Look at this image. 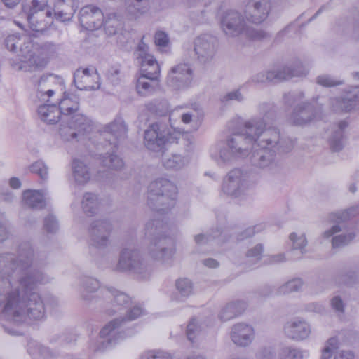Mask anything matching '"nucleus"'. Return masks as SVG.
<instances>
[{"instance_id":"nucleus-33","label":"nucleus","mask_w":359,"mask_h":359,"mask_svg":"<svg viewBox=\"0 0 359 359\" xmlns=\"http://www.w3.org/2000/svg\"><path fill=\"white\" fill-rule=\"evenodd\" d=\"M354 238L352 234L338 236L332 238V246L333 248H337L344 245L347 244Z\"/></svg>"},{"instance_id":"nucleus-8","label":"nucleus","mask_w":359,"mask_h":359,"mask_svg":"<svg viewBox=\"0 0 359 359\" xmlns=\"http://www.w3.org/2000/svg\"><path fill=\"white\" fill-rule=\"evenodd\" d=\"M270 8L269 0H250L245 6V17L252 23H261L267 18Z\"/></svg>"},{"instance_id":"nucleus-53","label":"nucleus","mask_w":359,"mask_h":359,"mask_svg":"<svg viewBox=\"0 0 359 359\" xmlns=\"http://www.w3.org/2000/svg\"><path fill=\"white\" fill-rule=\"evenodd\" d=\"M198 11L200 12V14L201 16V17L197 16L196 18V20L199 21L205 17V11L203 9H198Z\"/></svg>"},{"instance_id":"nucleus-9","label":"nucleus","mask_w":359,"mask_h":359,"mask_svg":"<svg viewBox=\"0 0 359 359\" xmlns=\"http://www.w3.org/2000/svg\"><path fill=\"white\" fill-rule=\"evenodd\" d=\"M160 74V69H156L151 75L143 73L138 76L136 82V90L140 96L151 95L158 86V78Z\"/></svg>"},{"instance_id":"nucleus-25","label":"nucleus","mask_w":359,"mask_h":359,"mask_svg":"<svg viewBox=\"0 0 359 359\" xmlns=\"http://www.w3.org/2000/svg\"><path fill=\"white\" fill-rule=\"evenodd\" d=\"M108 133L112 134L115 138H118L121 135H125L127 132V128L123 122L114 121L106 127Z\"/></svg>"},{"instance_id":"nucleus-51","label":"nucleus","mask_w":359,"mask_h":359,"mask_svg":"<svg viewBox=\"0 0 359 359\" xmlns=\"http://www.w3.org/2000/svg\"><path fill=\"white\" fill-rule=\"evenodd\" d=\"M182 120L184 123H189L191 121V116L189 114H184L182 116Z\"/></svg>"},{"instance_id":"nucleus-24","label":"nucleus","mask_w":359,"mask_h":359,"mask_svg":"<svg viewBox=\"0 0 359 359\" xmlns=\"http://www.w3.org/2000/svg\"><path fill=\"white\" fill-rule=\"evenodd\" d=\"M102 163L104 166H107L112 170H118L123 166L122 159L114 154H109L104 156Z\"/></svg>"},{"instance_id":"nucleus-64","label":"nucleus","mask_w":359,"mask_h":359,"mask_svg":"<svg viewBox=\"0 0 359 359\" xmlns=\"http://www.w3.org/2000/svg\"><path fill=\"white\" fill-rule=\"evenodd\" d=\"M266 145H267V146H268V145H270V144H271V140H268V139H267V140H266Z\"/></svg>"},{"instance_id":"nucleus-13","label":"nucleus","mask_w":359,"mask_h":359,"mask_svg":"<svg viewBox=\"0 0 359 359\" xmlns=\"http://www.w3.org/2000/svg\"><path fill=\"white\" fill-rule=\"evenodd\" d=\"M151 1L152 0H126V9L133 18H137L149 11Z\"/></svg>"},{"instance_id":"nucleus-31","label":"nucleus","mask_w":359,"mask_h":359,"mask_svg":"<svg viewBox=\"0 0 359 359\" xmlns=\"http://www.w3.org/2000/svg\"><path fill=\"white\" fill-rule=\"evenodd\" d=\"M32 172L36 173L42 179L45 178L48 174V170L44 163L41 161H37L30 166Z\"/></svg>"},{"instance_id":"nucleus-45","label":"nucleus","mask_w":359,"mask_h":359,"mask_svg":"<svg viewBox=\"0 0 359 359\" xmlns=\"http://www.w3.org/2000/svg\"><path fill=\"white\" fill-rule=\"evenodd\" d=\"M241 93L238 92V90H236L234 92H231L229 94H227L224 97L225 100H239L241 98Z\"/></svg>"},{"instance_id":"nucleus-27","label":"nucleus","mask_w":359,"mask_h":359,"mask_svg":"<svg viewBox=\"0 0 359 359\" xmlns=\"http://www.w3.org/2000/svg\"><path fill=\"white\" fill-rule=\"evenodd\" d=\"M339 342L337 338L332 337L327 341L325 347L322 351L321 359H330L332 353L338 348Z\"/></svg>"},{"instance_id":"nucleus-50","label":"nucleus","mask_w":359,"mask_h":359,"mask_svg":"<svg viewBox=\"0 0 359 359\" xmlns=\"http://www.w3.org/2000/svg\"><path fill=\"white\" fill-rule=\"evenodd\" d=\"M339 231H340L339 227L337 226H334L332 228V229L330 231H326L325 233V236L328 238V237L332 236L334 233L339 232Z\"/></svg>"},{"instance_id":"nucleus-28","label":"nucleus","mask_w":359,"mask_h":359,"mask_svg":"<svg viewBox=\"0 0 359 359\" xmlns=\"http://www.w3.org/2000/svg\"><path fill=\"white\" fill-rule=\"evenodd\" d=\"M135 60L137 64L141 66H159L154 57L149 53H137Z\"/></svg>"},{"instance_id":"nucleus-59","label":"nucleus","mask_w":359,"mask_h":359,"mask_svg":"<svg viewBox=\"0 0 359 359\" xmlns=\"http://www.w3.org/2000/svg\"><path fill=\"white\" fill-rule=\"evenodd\" d=\"M346 126H347V123H346V122H345V121H344V122H341V123H340L339 127H340V128H341V129H342V128H345Z\"/></svg>"},{"instance_id":"nucleus-48","label":"nucleus","mask_w":359,"mask_h":359,"mask_svg":"<svg viewBox=\"0 0 359 359\" xmlns=\"http://www.w3.org/2000/svg\"><path fill=\"white\" fill-rule=\"evenodd\" d=\"M8 236L6 229L0 224V242L4 241Z\"/></svg>"},{"instance_id":"nucleus-40","label":"nucleus","mask_w":359,"mask_h":359,"mask_svg":"<svg viewBox=\"0 0 359 359\" xmlns=\"http://www.w3.org/2000/svg\"><path fill=\"white\" fill-rule=\"evenodd\" d=\"M332 306L338 311H344V303L341 298L335 297L332 299Z\"/></svg>"},{"instance_id":"nucleus-56","label":"nucleus","mask_w":359,"mask_h":359,"mask_svg":"<svg viewBox=\"0 0 359 359\" xmlns=\"http://www.w3.org/2000/svg\"><path fill=\"white\" fill-rule=\"evenodd\" d=\"M163 186H166L169 188H174V185L170 181L165 180L163 181Z\"/></svg>"},{"instance_id":"nucleus-11","label":"nucleus","mask_w":359,"mask_h":359,"mask_svg":"<svg viewBox=\"0 0 359 359\" xmlns=\"http://www.w3.org/2000/svg\"><path fill=\"white\" fill-rule=\"evenodd\" d=\"M254 335V330L252 327L245 324L234 325L231 332L233 341L238 346H247L251 342Z\"/></svg>"},{"instance_id":"nucleus-41","label":"nucleus","mask_w":359,"mask_h":359,"mask_svg":"<svg viewBox=\"0 0 359 359\" xmlns=\"http://www.w3.org/2000/svg\"><path fill=\"white\" fill-rule=\"evenodd\" d=\"M41 48L48 53H54L57 50V46L52 42H46L41 45Z\"/></svg>"},{"instance_id":"nucleus-42","label":"nucleus","mask_w":359,"mask_h":359,"mask_svg":"<svg viewBox=\"0 0 359 359\" xmlns=\"http://www.w3.org/2000/svg\"><path fill=\"white\" fill-rule=\"evenodd\" d=\"M318 83L323 86H333L339 84L331 79L325 76H320L318 78Z\"/></svg>"},{"instance_id":"nucleus-38","label":"nucleus","mask_w":359,"mask_h":359,"mask_svg":"<svg viewBox=\"0 0 359 359\" xmlns=\"http://www.w3.org/2000/svg\"><path fill=\"white\" fill-rule=\"evenodd\" d=\"M44 225L47 231H51L55 227L57 226V222L55 217L50 215L45 219Z\"/></svg>"},{"instance_id":"nucleus-35","label":"nucleus","mask_w":359,"mask_h":359,"mask_svg":"<svg viewBox=\"0 0 359 359\" xmlns=\"http://www.w3.org/2000/svg\"><path fill=\"white\" fill-rule=\"evenodd\" d=\"M177 289L181 292H189L192 288L190 281L187 278L179 279L176 282Z\"/></svg>"},{"instance_id":"nucleus-57","label":"nucleus","mask_w":359,"mask_h":359,"mask_svg":"<svg viewBox=\"0 0 359 359\" xmlns=\"http://www.w3.org/2000/svg\"><path fill=\"white\" fill-rule=\"evenodd\" d=\"M283 259H284V257L282 255H278L277 257H275L276 262H282V261H283Z\"/></svg>"},{"instance_id":"nucleus-46","label":"nucleus","mask_w":359,"mask_h":359,"mask_svg":"<svg viewBox=\"0 0 359 359\" xmlns=\"http://www.w3.org/2000/svg\"><path fill=\"white\" fill-rule=\"evenodd\" d=\"M204 264L210 268H216L218 266V262L213 259H208L204 261Z\"/></svg>"},{"instance_id":"nucleus-43","label":"nucleus","mask_w":359,"mask_h":359,"mask_svg":"<svg viewBox=\"0 0 359 359\" xmlns=\"http://www.w3.org/2000/svg\"><path fill=\"white\" fill-rule=\"evenodd\" d=\"M144 36H143L140 40V41L138 43L137 48V52L135 53L136 55L137 53H148L149 51V46L147 43L144 41Z\"/></svg>"},{"instance_id":"nucleus-52","label":"nucleus","mask_w":359,"mask_h":359,"mask_svg":"<svg viewBox=\"0 0 359 359\" xmlns=\"http://www.w3.org/2000/svg\"><path fill=\"white\" fill-rule=\"evenodd\" d=\"M95 197V196L93 195V194L88 193L84 196V201H83V203H84L85 202L87 203L90 201H93L94 200Z\"/></svg>"},{"instance_id":"nucleus-60","label":"nucleus","mask_w":359,"mask_h":359,"mask_svg":"<svg viewBox=\"0 0 359 359\" xmlns=\"http://www.w3.org/2000/svg\"><path fill=\"white\" fill-rule=\"evenodd\" d=\"M321 11H322V8H320V9L316 12V14H315V15H314L311 18H310V19H309V21H311L312 19L315 18H316V16L317 15H318V14L321 12Z\"/></svg>"},{"instance_id":"nucleus-29","label":"nucleus","mask_w":359,"mask_h":359,"mask_svg":"<svg viewBox=\"0 0 359 359\" xmlns=\"http://www.w3.org/2000/svg\"><path fill=\"white\" fill-rule=\"evenodd\" d=\"M21 36L13 34L8 36L4 40V45L6 49L11 52L17 53L18 48L20 43Z\"/></svg>"},{"instance_id":"nucleus-15","label":"nucleus","mask_w":359,"mask_h":359,"mask_svg":"<svg viewBox=\"0 0 359 359\" xmlns=\"http://www.w3.org/2000/svg\"><path fill=\"white\" fill-rule=\"evenodd\" d=\"M38 114L41 119L50 124L57 123L62 117L55 104H43L39 107Z\"/></svg>"},{"instance_id":"nucleus-2","label":"nucleus","mask_w":359,"mask_h":359,"mask_svg":"<svg viewBox=\"0 0 359 359\" xmlns=\"http://www.w3.org/2000/svg\"><path fill=\"white\" fill-rule=\"evenodd\" d=\"M245 17L238 11L229 9L224 11L220 17L222 31L229 36H237L245 32L248 37L259 40L268 36V34L261 29L248 28L246 26Z\"/></svg>"},{"instance_id":"nucleus-3","label":"nucleus","mask_w":359,"mask_h":359,"mask_svg":"<svg viewBox=\"0 0 359 359\" xmlns=\"http://www.w3.org/2000/svg\"><path fill=\"white\" fill-rule=\"evenodd\" d=\"M218 48L217 39L210 34H202L194 42L196 64L198 65H211Z\"/></svg>"},{"instance_id":"nucleus-44","label":"nucleus","mask_w":359,"mask_h":359,"mask_svg":"<svg viewBox=\"0 0 359 359\" xmlns=\"http://www.w3.org/2000/svg\"><path fill=\"white\" fill-rule=\"evenodd\" d=\"M263 252V248L261 245L255 246L253 249L250 250L248 252V257H258L261 255Z\"/></svg>"},{"instance_id":"nucleus-17","label":"nucleus","mask_w":359,"mask_h":359,"mask_svg":"<svg viewBox=\"0 0 359 359\" xmlns=\"http://www.w3.org/2000/svg\"><path fill=\"white\" fill-rule=\"evenodd\" d=\"M17 54L21 58L22 62H31L34 53L33 51L32 41L29 36H21Z\"/></svg>"},{"instance_id":"nucleus-7","label":"nucleus","mask_w":359,"mask_h":359,"mask_svg":"<svg viewBox=\"0 0 359 359\" xmlns=\"http://www.w3.org/2000/svg\"><path fill=\"white\" fill-rule=\"evenodd\" d=\"M74 82L79 90H91L100 88V76L96 69H76Z\"/></svg>"},{"instance_id":"nucleus-36","label":"nucleus","mask_w":359,"mask_h":359,"mask_svg":"<svg viewBox=\"0 0 359 359\" xmlns=\"http://www.w3.org/2000/svg\"><path fill=\"white\" fill-rule=\"evenodd\" d=\"M147 359H172V358L167 353L152 351L147 353Z\"/></svg>"},{"instance_id":"nucleus-5","label":"nucleus","mask_w":359,"mask_h":359,"mask_svg":"<svg viewBox=\"0 0 359 359\" xmlns=\"http://www.w3.org/2000/svg\"><path fill=\"white\" fill-rule=\"evenodd\" d=\"M48 0H23L22 11L26 14L30 28L35 32H42L46 28V24L38 22L35 15L43 11L48 6Z\"/></svg>"},{"instance_id":"nucleus-47","label":"nucleus","mask_w":359,"mask_h":359,"mask_svg":"<svg viewBox=\"0 0 359 359\" xmlns=\"http://www.w3.org/2000/svg\"><path fill=\"white\" fill-rule=\"evenodd\" d=\"M9 184H10V186L12 187V188H14V189H18L20 187V181L19 180V179L16 178V177H13L9 181Z\"/></svg>"},{"instance_id":"nucleus-39","label":"nucleus","mask_w":359,"mask_h":359,"mask_svg":"<svg viewBox=\"0 0 359 359\" xmlns=\"http://www.w3.org/2000/svg\"><path fill=\"white\" fill-rule=\"evenodd\" d=\"M334 359H357V358L352 352L343 351L337 353Z\"/></svg>"},{"instance_id":"nucleus-12","label":"nucleus","mask_w":359,"mask_h":359,"mask_svg":"<svg viewBox=\"0 0 359 359\" xmlns=\"http://www.w3.org/2000/svg\"><path fill=\"white\" fill-rule=\"evenodd\" d=\"M25 306L29 318L39 320L44 317V305L38 294L32 293Z\"/></svg>"},{"instance_id":"nucleus-19","label":"nucleus","mask_w":359,"mask_h":359,"mask_svg":"<svg viewBox=\"0 0 359 359\" xmlns=\"http://www.w3.org/2000/svg\"><path fill=\"white\" fill-rule=\"evenodd\" d=\"M102 25L107 35H115L122 27L121 16L114 13H109L106 18L104 17Z\"/></svg>"},{"instance_id":"nucleus-30","label":"nucleus","mask_w":359,"mask_h":359,"mask_svg":"<svg viewBox=\"0 0 359 359\" xmlns=\"http://www.w3.org/2000/svg\"><path fill=\"white\" fill-rule=\"evenodd\" d=\"M200 332L195 319H191L187 327V336L191 342H194Z\"/></svg>"},{"instance_id":"nucleus-49","label":"nucleus","mask_w":359,"mask_h":359,"mask_svg":"<svg viewBox=\"0 0 359 359\" xmlns=\"http://www.w3.org/2000/svg\"><path fill=\"white\" fill-rule=\"evenodd\" d=\"M2 1L6 5V6L8 8H13L17 4H18L20 0H2Z\"/></svg>"},{"instance_id":"nucleus-10","label":"nucleus","mask_w":359,"mask_h":359,"mask_svg":"<svg viewBox=\"0 0 359 359\" xmlns=\"http://www.w3.org/2000/svg\"><path fill=\"white\" fill-rule=\"evenodd\" d=\"M77 8V0H56L53 8L55 18L61 22L69 21Z\"/></svg>"},{"instance_id":"nucleus-4","label":"nucleus","mask_w":359,"mask_h":359,"mask_svg":"<svg viewBox=\"0 0 359 359\" xmlns=\"http://www.w3.org/2000/svg\"><path fill=\"white\" fill-rule=\"evenodd\" d=\"M182 135L176 130L162 135L158 124L154 123L145 132L144 144L149 149L159 151L169 144L177 143Z\"/></svg>"},{"instance_id":"nucleus-37","label":"nucleus","mask_w":359,"mask_h":359,"mask_svg":"<svg viewBox=\"0 0 359 359\" xmlns=\"http://www.w3.org/2000/svg\"><path fill=\"white\" fill-rule=\"evenodd\" d=\"M303 285L302 281L299 278L293 279L287 283L285 287L289 292L297 291Z\"/></svg>"},{"instance_id":"nucleus-34","label":"nucleus","mask_w":359,"mask_h":359,"mask_svg":"<svg viewBox=\"0 0 359 359\" xmlns=\"http://www.w3.org/2000/svg\"><path fill=\"white\" fill-rule=\"evenodd\" d=\"M290 238L293 242L294 248L296 249H302L306 245L307 241L306 240V238L303 236L297 237L295 233H292L290 235Z\"/></svg>"},{"instance_id":"nucleus-18","label":"nucleus","mask_w":359,"mask_h":359,"mask_svg":"<svg viewBox=\"0 0 359 359\" xmlns=\"http://www.w3.org/2000/svg\"><path fill=\"white\" fill-rule=\"evenodd\" d=\"M142 313H143L142 309L140 307H138V306L133 307L129 311V313L125 320H135L137 317L140 316L142 314ZM123 320L124 319L119 320L116 319V320L110 322L109 324H107L106 326H104L100 331L101 337H104L107 335H108L112 330H114L117 326H118Z\"/></svg>"},{"instance_id":"nucleus-22","label":"nucleus","mask_w":359,"mask_h":359,"mask_svg":"<svg viewBox=\"0 0 359 359\" xmlns=\"http://www.w3.org/2000/svg\"><path fill=\"white\" fill-rule=\"evenodd\" d=\"M269 133V130L264 131L260 125H258L257 123L255 124L247 123L245 125V133H243V135L246 136V139L249 138L254 142H257L262 135L264 134V136L266 137Z\"/></svg>"},{"instance_id":"nucleus-62","label":"nucleus","mask_w":359,"mask_h":359,"mask_svg":"<svg viewBox=\"0 0 359 359\" xmlns=\"http://www.w3.org/2000/svg\"><path fill=\"white\" fill-rule=\"evenodd\" d=\"M355 185H353V186H351L350 187V190L352 191V192H355Z\"/></svg>"},{"instance_id":"nucleus-1","label":"nucleus","mask_w":359,"mask_h":359,"mask_svg":"<svg viewBox=\"0 0 359 359\" xmlns=\"http://www.w3.org/2000/svg\"><path fill=\"white\" fill-rule=\"evenodd\" d=\"M39 86L41 88L39 96L45 99L47 96L51 97L54 94H63L62 98L57 107L62 117H66L68 126L64 128V134L67 140L76 137L77 134L86 130L88 125V118L83 114L78 113L79 108V97L74 93H67L65 86L62 78L50 75L46 79L41 78Z\"/></svg>"},{"instance_id":"nucleus-14","label":"nucleus","mask_w":359,"mask_h":359,"mask_svg":"<svg viewBox=\"0 0 359 359\" xmlns=\"http://www.w3.org/2000/svg\"><path fill=\"white\" fill-rule=\"evenodd\" d=\"M258 359H303V355L299 350L287 348L277 357L271 350L264 348L259 353Z\"/></svg>"},{"instance_id":"nucleus-32","label":"nucleus","mask_w":359,"mask_h":359,"mask_svg":"<svg viewBox=\"0 0 359 359\" xmlns=\"http://www.w3.org/2000/svg\"><path fill=\"white\" fill-rule=\"evenodd\" d=\"M133 253V252H128V250H124L122 252L121 259L118 262V267L120 269H126L130 267L132 265L131 257Z\"/></svg>"},{"instance_id":"nucleus-63","label":"nucleus","mask_w":359,"mask_h":359,"mask_svg":"<svg viewBox=\"0 0 359 359\" xmlns=\"http://www.w3.org/2000/svg\"><path fill=\"white\" fill-rule=\"evenodd\" d=\"M20 315V313L18 311H15L14 313H13V316H18Z\"/></svg>"},{"instance_id":"nucleus-23","label":"nucleus","mask_w":359,"mask_h":359,"mask_svg":"<svg viewBox=\"0 0 359 359\" xmlns=\"http://www.w3.org/2000/svg\"><path fill=\"white\" fill-rule=\"evenodd\" d=\"M72 168L76 180L79 182H85L89 179V172L83 162L74 160Z\"/></svg>"},{"instance_id":"nucleus-20","label":"nucleus","mask_w":359,"mask_h":359,"mask_svg":"<svg viewBox=\"0 0 359 359\" xmlns=\"http://www.w3.org/2000/svg\"><path fill=\"white\" fill-rule=\"evenodd\" d=\"M23 199L32 208H43L45 205L43 194L37 190H27L23 192Z\"/></svg>"},{"instance_id":"nucleus-61","label":"nucleus","mask_w":359,"mask_h":359,"mask_svg":"<svg viewBox=\"0 0 359 359\" xmlns=\"http://www.w3.org/2000/svg\"><path fill=\"white\" fill-rule=\"evenodd\" d=\"M358 100V97L357 95H354V98H353V100H351H351H349V102H356V101H357Z\"/></svg>"},{"instance_id":"nucleus-54","label":"nucleus","mask_w":359,"mask_h":359,"mask_svg":"<svg viewBox=\"0 0 359 359\" xmlns=\"http://www.w3.org/2000/svg\"><path fill=\"white\" fill-rule=\"evenodd\" d=\"M177 163V161H172V162L171 163V161L169 160L168 162L167 163V164L165 165V166L167 168H174L175 167V163Z\"/></svg>"},{"instance_id":"nucleus-16","label":"nucleus","mask_w":359,"mask_h":359,"mask_svg":"<svg viewBox=\"0 0 359 359\" xmlns=\"http://www.w3.org/2000/svg\"><path fill=\"white\" fill-rule=\"evenodd\" d=\"M289 336L296 340L306 339L310 333V329L306 323L302 320L293 322L287 327Z\"/></svg>"},{"instance_id":"nucleus-55","label":"nucleus","mask_w":359,"mask_h":359,"mask_svg":"<svg viewBox=\"0 0 359 359\" xmlns=\"http://www.w3.org/2000/svg\"><path fill=\"white\" fill-rule=\"evenodd\" d=\"M204 238V236L199 234L195 236V241L196 243H200Z\"/></svg>"},{"instance_id":"nucleus-26","label":"nucleus","mask_w":359,"mask_h":359,"mask_svg":"<svg viewBox=\"0 0 359 359\" xmlns=\"http://www.w3.org/2000/svg\"><path fill=\"white\" fill-rule=\"evenodd\" d=\"M23 302L20 301L19 292L9 294L8 300L4 308V312H8L13 308H22Z\"/></svg>"},{"instance_id":"nucleus-21","label":"nucleus","mask_w":359,"mask_h":359,"mask_svg":"<svg viewBox=\"0 0 359 359\" xmlns=\"http://www.w3.org/2000/svg\"><path fill=\"white\" fill-rule=\"evenodd\" d=\"M154 43L158 50L162 53H170V41L168 34L163 31H157L154 34Z\"/></svg>"},{"instance_id":"nucleus-6","label":"nucleus","mask_w":359,"mask_h":359,"mask_svg":"<svg viewBox=\"0 0 359 359\" xmlns=\"http://www.w3.org/2000/svg\"><path fill=\"white\" fill-rule=\"evenodd\" d=\"M104 14L101 9L94 5H86L79 11V22L86 29L94 30L103 24Z\"/></svg>"},{"instance_id":"nucleus-58","label":"nucleus","mask_w":359,"mask_h":359,"mask_svg":"<svg viewBox=\"0 0 359 359\" xmlns=\"http://www.w3.org/2000/svg\"><path fill=\"white\" fill-rule=\"evenodd\" d=\"M177 69H171L170 72L168 73L169 75H172L177 73Z\"/></svg>"}]
</instances>
